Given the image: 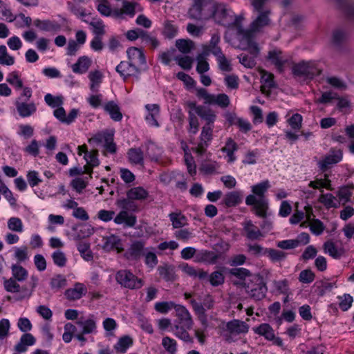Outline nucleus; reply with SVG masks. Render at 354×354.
Returning a JSON list of instances; mask_svg holds the SVG:
<instances>
[{"label":"nucleus","mask_w":354,"mask_h":354,"mask_svg":"<svg viewBox=\"0 0 354 354\" xmlns=\"http://www.w3.org/2000/svg\"><path fill=\"white\" fill-rule=\"evenodd\" d=\"M169 218L175 229L183 228L187 225V217L179 210L171 212Z\"/></svg>","instance_id":"473e14b6"},{"label":"nucleus","mask_w":354,"mask_h":354,"mask_svg":"<svg viewBox=\"0 0 354 354\" xmlns=\"http://www.w3.org/2000/svg\"><path fill=\"white\" fill-rule=\"evenodd\" d=\"M189 108V129L191 133L196 134L198 130V120L196 114L201 118L204 119L208 122H212L214 119V115L209 109L198 106L195 102H189L187 103Z\"/></svg>","instance_id":"20e7f679"},{"label":"nucleus","mask_w":354,"mask_h":354,"mask_svg":"<svg viewBox=\"0 0 354 354\" xmlns=\"http://www.w3.org/2000/svg\"><path fill=\"white\" fill-rule=\"evenodd\" d=\"M116 71L125 80L129 77L136 76L139 73V69L136 64L131 62H121L116 66Z\"/></svg>","instance_id":"f8f14e48"},{"label":"nucleus","mask_w":354,"mask_h":354,"mask_svg":"<svg viewBox=\"0 0 354 354\" xmlns=\"http://www.w3.org/2000/svg\"><path fill=\"white\" fill-rule=\"evenodd\" d=\"M103 248L106 251H116L118 253H120L124 250L121 239L115 235L104 238Z\"/></svg>","instance_id":"aec40b11"},{"label":"nucleus","mask_w":354,"mask_h":354,"mask_svg":"<svg viewBox=\"0 0 354 354\" xmlns=\"http://www.w3.org/2000/svg\"><path fill=\"white\" fill-rule=\"evenodd\" d=\"M44 100L46 103L52 108H57L62 106L64 103L62 96H53L50 93L45 95Z\"/></svg>","instance_id":"338daca9"},{"label":"nucleus","mask_w":354,"mask_h":354,"mask_svg":"<svg viewBox=\"0 0 354 354\" xmlns=\"http://www.w3.org/2000/svg\"><path fill=\"white\" fill-rule=\"evenodd\" d=\"M252 330L255 334L263 336L266 340L274 339V331L268 323L261 324L258 326L252 328Z\"/></svg>","instance_id":"2f4dec72"},{"label":"nucleus","mask_w":354,"mask_h":354,"mask_svg":"<svg viewBox=\"0 0 354 354\" xmlns=\"http://www.w3.org/2000/svg\"><path fill=\"white\" fill-rule=\"evenodd\" d=\"M117 282L129 289H139L144 285L143 281L127 270H121L115 274Z\"/></svg>","instance_id":"0eeeda50"},{"label":"nucleus","mask_w":354,"mask_h":354,"mask_svg":"<svg viewBox=\"0 0 354 354\" xmlns=\"http://www.w3.org/2000/svg\"><path fill=\"white\" fill-rule=\"evenodd\" d=\"M270 187L271 185L268 180L258 183L251 187L252 195L257 196L258 198H266L265 195Z\"/></svg>","instance_id":"72a5a7b5"},{"label":"nucleus","mask_w":354,"mask_h":354,"mask_svg":"<svg viewBox=\"0 0 354 354\" xmlns=\"http://www.w3.org/2000/svg\"><path fill=\"white\" fill-rule=\"evenodd\" d=\"M88 184V178L77 177L71 182L72 187L79 194L86 188Z\"/></svg>","instance_id":"e2e57ef3"},{"label":"nucleus","mask_w":354,"mask_h":354,"mask_svg":"<svg viewBox=\"0 0 354 354\" xmlns=\"http://www.w3.org/2000/svg\"><path fill=\"white\" fill-rule=\"evenodd\" d=\"M53 263L58 267H64L67 262L65 253L61 250H56L52 254Z\"/></svg>","instance_id":"69168bd1"},{"label":"nucleus","mask_w":354,"mask_h":354,"mask_svg":"<svg viewBox=\"0 0 354 354\" xmlns=\"http://www.w3.org/2000/svg\"><path fill=\"white\" fill-rule=\"evenodd\" d=\"M245 288L250 297L256 301L263 299L268 291L263 278L259 274L252 276L250 282L245 286Z\"/></svg>","instance_id":"39448f33"},{"label":"nucleus","mask_w":354,"mask_h":354,"mask_svg":"<svg viewBox=\"0 0 354 354\" xmlns=\"http://www.w3.org/2000/svg\"><path fill=\"white\" fill-rule=\"evenodd\" d=\"M227 272L231 277H234L239 279V281L234 282L236 285L245 286V282L247 277H252V272L248 269L245 268H232L228 269Z\"/></svg>","instance_id":"4be33fe9"},{"label":"nucleus","mask_w":354,"mask_h":354,"mask_svg":"<svg viewBox=\"0 0 354 354\" xmlns=\"http://www.w3.org/2000/svg\"><path fill=\"white\" fill-rule=\"evenodd\" d=\"M292 72L295 76L304 77L309 80H313L321 73V71L316 68L312 62L306 61L295 64L292 66Z\"/></svg>","instance_id":"6e6552de"},{"label":"nucleus","mask_w":354,"mask_h":354,"mask_svg":"<svg viewBox=\"0 0 354 354\" xmlns=\"http://www.w3.org/2000/svg\"><path fill=\"white\" fill-rule=\"evenodd\" d=\"M249 328L248 324L239 319H233L226 324V329L231 334H245L248 332Z\"/></svg>","instance_id":"6ab92c4d"},{"label":"nucleus","mask_w":354,"mask_h":354,"mask_svg":"<svg viewBox=\"0 0 354 354\" xmlns=\"http://www.w3.org/2000/svg\"><path fill=\"white\" fill-rule=\"evenodd\" d=\"M269 15V10L259 12L257 17L250 25L252 30L255 32H259L263 28L268 26L270 22Z\"/></svg>","instance_id":"412c9836"},{"label":"nucleus","mask_w":354,"mask_h":354,"mask_svg":"<svg viewBox=\"0 0 354 354\" xmlns=\"http://www.w3.org/2000/svg\"><path fill=\"white\" fill-rule=\"evenodd\" d=\"M8 228L12 232L21 233L24 231L22 221L18 217H11L8 220Z\"/></svg>","instance_id":"4d7b16f0"},{"label":"nucleus","mask_w":354,"mask_h":354,"mask_svg":"<svg viewBox=\"0 0 354 354\" xmlns=\"http://www.w3.org/2000/svg\"><path fill=\"white\" fill-rule=\"evenodd\" d=\"M19 115L22 118H27L34 114L37 111L36 104L34 102L27 103L22 102L21 97L16 100L15 102Z\"/></svg>","instance_id":"dca6fc26"},{"label":"nucleus","mask_w":354,"mask_h":354,"mask_svg":"<svg viewBox=\"0 0 354 354\" xmlns=\"http://www.w3.org/2000/svg\"><path fill=\"white\" fill-rule=\"evenodd\" d=\"M54 116L62 123L70 124L73 122L78 115V110L73 109L66 114L64 109L60 106L55 109L53 112Z\"/></svg>","instance_id":"ddd939ff"},{"label":"nucleus","mask_w":354,"mask_h":354,"mask_svg":"<svg viewBox=\"0 0 354 354\" xmlns=\"http://www.w3.org/2000/svg\"><path fill=\"white\" fill-rule=\"evenodd\" d=\"M196 95L203 99L205 104L221 105V94L212 95L208 93L206 89L200 88L196 90Z\"/></svg>","instance_id":"c756f323"},{"label":"nucleus","mask_w":354,"mask_h":354,"mask_svg":"<svg viewBox=\"0 0 354 354\" xmlns=\"http://www.w3.org/2000/svg\"><path fill=\"white\" fill-rule=\"evenodd\" d=\"M330 153L318 163L319 169L322 172H326L330 168V165L339 162L343 158V153L341 149L336 150L332 148Z\"/></svg>","instance_id":"9d476101"},{"label":"nucleus","mask_w":354,"mask_h":354,"mask_svg":"<svg viewBox=\"0 0 354 354\" xmlns=\"http://www.w3.org/2000/svg\"><path fill=\"white\" fill-rule=\"evenodd\" d=\"M88 24L93 28V32L96 35H103L105 34V25L102 19L93 18Z\"/></svg>","instance_id":"052dcab7"},{"label":"nucleus","mask_w":354,"mask_h":354,"mask_svg":"<svg viewBox=\"0 0 354 354\" xmlns=\"http://www.w3.org/2000/svg\"><path fill=\"white\" fill-rule=\"evenodd\" d=\"M336 6L349 21H354V1L352 0H333Z\"/></svg>","instance_id":"f3484780"},{"label":"nucleus","mask_w":354,"mask_h":354,"mask_svg":"<svg viewBox=\"0 0 354 354\" xmlns=\"http://www.w3.org/2000/svg\"><path fill=\"white\" fill-rule=\"evenodd\" d=\"M243 17L234 15L233 21L230 24L231 28L236 30V37L239 41L238 47L251 51L254 55L259 54V48L255 41V32L250 27L244 29L242 26Z\"/></svg>","instance_id":"f03ea898"},{"label":"nucleus","mask_w":354,"mask_h":354,"mask_svg":"<svg viewBox=\"0 0 354 354\" xmlns=\"http://www.w3.org/2000/svg\"><path fill=\"white\" fill-rule=\"evenodd\" d=\"M88 142L93 147L103 145L106 152L110 153L116 152V145L113 142V134L107 131L97 133L90 138Z\"/></svg>","instance_id":"423d86ee"},{"label":"nucleus","mask_w":354,"mask_h":354,"mask_svg":"<svg viewBox=\"0 0 354 354\" xmlns=\"http://www.w3.org/2000/svg\"><path fill=\"white\" fill-rule=\"evenodd\" d=\"M0 12L2 15V19L8 22H12L16 19V16L13 14L11 9L3 2L1 1Z\"/></svg>","instance_id":"0e129e2a"},{"label":"nucleus","mask_w":354,"mask_h":354,"mask_svg":"<svg viewBox=\"0 0 354 354\" xmlns=\"http://www.w3.org/2000/svg\"><path fill=\"white\" fill-rule=\"evenodd\" d=\"M242 201V191L236 190L227 193L223 201V204L224 203L228 207H236L241 203Z\"/></svg>","instance_id":"c85d7f7f"},{"label":"nucleus","mask_w":354,"mask_h":354,"mask_svg":"<svg viewBox=\"0 0 354 354\" xmlns=\"http://www.w3.org/2000/svg\"><path fill=\"white\" fill-rule=\"evenodd\" d=\"M145 108L147 111V114L145 116V120L148 124L151 127H158L159 123L158 118L160 115V108L157 104H147Z\"/></svg>","instance_id":"b1692460"},{"label":"nucleus","mask_w":354,"mask_h":354,"mask_svg":"<svg viewBox=\"0 0 354 354\" xmlns=\"http://www.w3.org/2000/svg\"><path fill=\"white\" fill-rule=\"evenodd\" d=\"M335 200V196L330 193L322 194L319 197V202L323 204L326 209L337 207Z\"/></svg>","instance_id":"13d9d810"},{"label":"nucleus","mask_w":354,"mask_h":354,"mask_svg":"<svg viewBox=\"0 0 354 354\" xmlns=\"http://www.w3.org/2000/svg\"><path fill=\"white\" fill-rule=\"evenodd\" d=\"M315 293L317 296L322 297L326 293L330 292L333 288L337 287L335 282H328L322 280L315 283Z\"/></svg>","instance_id":"e433bc0d"},{"label":"nucleus","mask_w":354,"mask_h":354,"mask_svg":"<svg viewBox=\"0 0 354 354\" xmlns=\"http://www.w3.org/2000/svg\"><path fill=\"white\" fill-rule=\"evenodd\" d=\"M174 236L178 240L187 242L194 236L192 231L189 230V229L183 227L174 232Z\"/></svg>","instance_id":"774afa93"},{"label":"nucleus","mask_w":354,"mask_h":354,"mask_svg":"<svg viewBox=\"0 0 354 354\" xmlns=\"http://www.w3.org/2000/svg\"><path fill=\"white\" fill-rule=\"evenodd\" d=\"M180 268L184 273L194 278L198 277L199 279H204L207 276V273L202 269L196 270L187 263L181 264Z\"/></svg>","instance_id":"79ce46f5"},{"label":"nucleus","mask_w":354,"mask_h":354,"mask_svg":"<svg viewBox=\"0 0 354 354\" xmlns=\"http://www.w3.org/2000/svg\"><path fill=\"white\" fill-rule=\"evenodd\" d=\"M250 55L245 53H241L238 57L239 62L245 67L252 68L257 64L256 58L259 54L254 55L251 51H249Z\"/></svg>","instance_id":"603ef678"},{"label":"nucleus","mask_w":354,"mask_h":354,"mask_svg":"<svg viewBox=\"0 0 354 354\" xmlns=\"http://www.w3.org/2000/svg\"><path fill=\"white\" fill-rule=\"evenodd\" d=\"M266 252V257H268L272 263L281 262L287 257L286 252L273 248H268Z\"/></svg>","instance_id":"09e8293b"},{"label":"nucleus","mask_w":354,"mask_h":354,"mask_svg":"<svg viewBox=\"0 0 354 354\" xmlns=\"http://www.w3.org/2000/svg\"><path fill=\"white\" fill-rule=\"evenodd\" d=\"M219 256L212 251L203 250L198 251L195 256L194 262L214 264Z\"/></svg>","instance_id":"a878e982"},{"label":"nucleus","mask_w":354,"mask_h":354,"mask_svg":"<svg viewBox=\"0 0 354 354\" xmlns=\"http://www.w3.org/2000/svg\"><path fill=\"white\" fill-rule=\"evenodd\" d=\"M223 81L227 90L236 91L239 87V78L235 74H227L224 76Z\"/></svg>","instance_id":"864d4df0"},{"label":"nucleus","mask_w":354,"mask_h":354,"mask_svg":"<svg viewBox=\"0 0 354 354\" xmlns=\"http://www.w3.org/2000/svg\"><path fill=\"white\" fill-rule=\"evenodd\" d=\"M209 122L207 126L203 127L202 132L201 133V142L198 147H196L195 151L198 154H203L205 150L207 142L212 138V128L209 126Z\"/></svg>","instance_id":"bb28decb"},{"label":"nucleus","mask_w":354,"mask_h":354,"mask_svg":"<svg viewBox=\"0 0 354 354\" xmlns=\"http://www.w3.org/2000/svg\"><path fill=\"white\" fill-rule=\"evenodd\" d=\"M104 109L109 113L111 118L115 121H120L122 120V115L120 111L118 106L113 101H111L105 104Z\"/></svg>","instance_id":"49530a36"},{"label":"nucleus","mask_w":354,"mask_h":354,"mask_svg":"<svg viewBox=\"0 0 354 354\" xmlns=\"http://www.w3.org/2000/svg\"><path fill=\"white\" fill-rule=\"evenodd\" d=\"M6 82L12 86L16 90L23 88L24 82L21 78L20 73L14 71L9 73L6 77Z\"/></svg>","instance_id":"de8ad7c7"},{"label":"nucleus","mask_w":354,"mask_h":354,"mask_svg":"<svg viewBox=\"0 0 354 354\" xmlns=\"http://www.w3.org/2000/svg\"><path fill=\"white\" fill-rule=\"evenodd\" d=\"M281 54V50L274 49L270 50L267 57V59L276 67L279 73L284 72L285 65L288 63L287 59H282Z\"/></svg>","instance_id":"2eb2a0df"},{"label":"nucleus","mask_w":354,"mask_h":354,"mask_svg":"<svg viewBox=\"0 0 354 354\" xmlns=\"http://www.w3.org/2000/svg\"><path fill=\"white\" fill-rule=\"evenodd\" d=\"M178 26L174 21H165L162 30L163 35L169 39H171L177 35Z\"/></svg>","instance_id":"5fc2aeb1"},{"label":"nucleus","mask_w":354,"mask_h":354,"mask_svg":"<svg viewBox=\"0 0 354 354\" xmlns=\"http://www.w3.org/2000/svg\"><path fill=\"white\" fill-rule=\"evenodd\" d=\"M239 149L238 144L231 138L226 140L225 145L223 147V153H225L224 158L229 164H232L236 160L235 152Z\"/></svg>","instance_id":"4468645a"},{"label":"nucleus","mask_w":354,"mask_h":354,"mask_svg":"<svg viewBox=\"0 0 354 354\" xmlns=\"http://www.w3.org/2000/svg\"><path fill=\"white\" fill-rule=\"evenodd\" d=\"M97 11L104 17H112L115 19H124L127 17H133L137 12L141 11V6L136 1H123L121 8L111 7L108 0H96Z\"/></svg>","instance_id":"f257e3e1"},{"label":"nucleus","mask_w":354,"mask_h":354,"mask_svg":"<svg viewBox=\"0 0 354 354\" xmlns=\"http://www.w3.org/2000/svg\"><path fill=\"white\" fill-rule=\"evenodd\" d=\"M190 328H187L184 325L180 323H176L171 327V330L174 332V335L178 338L187 342H192V338L187 331Z\"/></svg>","instance_id":"37998d69"},{"label":"nucleus","mask_w":354,"mask_h":354,"mask_svg":"<svg viewBox=\"0 0 354 354\" xmlns=\"http://www.w3.org/2000/svg\"><path fill=\"white\" fill-rule=\"evenodd\" d=\"M87 292V288L82 283H75L73 288L67 289L64 295L68 300H77Z\"/></svg>","instance_id":"5701e85b"},{"label":"nucleus","mask_w":354,"mask_h":354,"mask_svg":"<svg viewBox=\"0 0 354 354\" xmlns=\"http://www.w3.org/2000/svg\"><path fill=\"white\" fill-rule=\"evenodd\" d=\"M176 304L173 301H161L157 302L154 305L156 311L162 314H167L171 309H175Z\"/></svg>","instance_id":"bf43d9fd"},{"label":"nucleus","mask_w":354,"mask_h":354,"mask_svg":"<svg viewBox=\"0 0 354 354\" xmlns=\"http://www.w3.org/2000/svg\"><path fill=\"white\" fill-rule=\"evenodd\" d=\"M244 231L246 232V236L250 240H257L262 234L258 227L252 223L251 221H248L244 225Z\"/></svg>","instance_id":"a18cd8bd"},{"label":"nucleus","mask_w":354,"mask_h":354,"mask_svg":"<svg viewBox=\"0 0 354 354\" xmlns=\"http://www.w3.org/2000/svg\"><path fill=\"white\" fill-rule=\"evenodd\" d=\"M77 324L82 328L83 334H91L96 332L97 325L93 315H90L86 318L83 317L79 318Z\"/></svg>","instance_id":"a211bd4d"},{"label":"nucleus","mask_w":354,"mask_h":354,"mask_svg":"<svg viewBox=\"0 0 354 354\" xmlns=\"http://www.w3.org/2000/svg\"><path fill=\"white\" fill-rule=\"evenodd\" d=\"M88 77L90 80V89L93 92H97L100 85L102 82L103 75L98 71H92L88 73Z\"/></svg>","instance_id":"a19ab883"},{"label":"nucleus","mask_w":354,"mask_h":354,"mask_svg":"<svg viewBox=\"0 0 354 354\" xmlns=\"http://www.w3.org/2000/svg\"><path fill=\"white\" fill-rule=\"evenodd\" d=\"M92 64V60L87 56H82L78 58L76 63L72 65L71 68L73 73L84 74L88 71Z\"/></svg>","instance_id":"cd10ccee"},{"label":"nucleus","mask_w":354,"mask_h":354,"mask_svg":"<svg viewBox=\"0 0 354 354\" xmlns=\"http://www.w3.org/2000/svg\"><path fill=\"white\" fill-rule=\"evenodd\" d=\"M148 192L142 187L131 188L127 192V197L130 201H142L148 197Z\"/></svg>","instance_id":"f704fd0d"},{"label":"nucleus","mask_w":354,"mask_h":354,"mask_svg":"<svg viewBox=\"0 0 354 354\" xmlns=\"http://www.w3.org/2000/svg\"><path fill=\"white\" fill-rule=\"evenodd\" d=\"M159 275L167 281H174L176 279L175 269L172 266L164 265L158 268Z\"/></svg>","instance_id":"58836bf2"},{"label":"nucleus","mask_w":354,"mask_h":354,"mask_svg":"<svg viewBox=\"0 0 354 354\" xmlns=\"http://www.w3.org/2000/svg\"><path fill=\"white\" fill-rule=\"evenodd\" d=\"M35 339L30 333L24 334L20 342L15 346V350L19 353H24L26 351L27 346H32L35 344Z\"/></svg>","instance_id":"ea45409f"},{"label":"nucleus","mask_w":354,"mask_h":354,"mask_svg":"<svg viewBox=\"0 0 354 354\" xmlns=\"http://www.w3.org/2000/svg\"><path fill=\"white\" fill-rule=\"evenodd\" d=\"M34 26L41 30L47 32L58 31L60 29L59 24L50 20L35 19Z\"/></svg>","instance_id":"4c0bfd02"},{"label":"nucleus","mask_w":354,"mask_h":354,"mask_svg":"<svg viewBox=\"0 0 354 354\" xmlns=\"http://www.w3.org/2000/svg\"><path fill=\"white\" fill-rule=\"evenodd\" d=\"M145 243L142 241L133 242L124 254L129 260H138L143 254Z\"/></svg>","instance_id":"393cba45"},{"label":"nucleus","mask_w":354,"mask_h":354,"mask_svg":"<svg viewBox=\"0 0 354 354\" xmlns=\"http://www.w3.org/2000/svg\"><path fill=\"white\" fill-rule=\"evenodd\" d=\"M114 222L118 225L124 224L127 227H133L136 223V218L127 210H122L114 218Z\"/></svg>","instance_id":"7c9ffc66"},{"label":"nucleus","mask_w":354,"mask_h":354,"mask_svg":"<svg viewBox=\"0 0 354 354\" xmlns=\"http://www.w3.org/2000/svg\"><path fill=\"white\" fill-rule=\"evenodd\" d=\"M12 274L13 278L19 281L26 280L28 277V271L19 264L12 266Z\"/></svg>","instance_id":"6e6d98bb"},{"label":"nucleus","mask_w":354,"mask_h":354,"mask_svg":"<svg viewBox=\"0 0 354 354\" xmlns=\"http://www.w3.org/2000/svg\"><path fill=\"white\" fill-rule=\"evenodd\" d=\"M129 61L134 64H142L145 63L143 52L141 49L131 47L127 51Z\"/></svg>","instance_id":"c9c22d12"},{"label":"nucleus","mask_w":354,"mask_h":354,"mask_svg":"<svg viewBox=\"0 0 354 354\" xmlns=\"http://www.w3.org/2000/svg\"><path fill=\"white\" fill-rule=\"evenodd\" d=\"M190 303L195 311L196 314L198 315V319L201 320L202 324L205 326L207 324V319L205 316V308L203 304L197 302L194 299H192Z\"/></svg>","instance_id":"3c124183"},{"label":"nucleus","mask_w":354,"mask_h":354,"mask_svg":"<svg viewBox=\"0 0 354 354\" xmlns=\"http://www.w3.org/2000/svg\"><path fill=\"white\" fill-rule=\"evenodd\" d=\"M207 6H208L207 12L205 14L204 18H212L219 24L221 15V6L214 0H194V5L188 12L189 17L193 19H201L203 8Z\"/></svg>","instance_id":"7ed1b4c3"},{"label":"nucleus","mask_w":354,"mask_h":354,"mask_svg":"<svg viewBox=\"0 0 354 354\" xmlns=\"http://www.w3.org/2000/svg\"><path fill=\"white\" fill-rule=\"evenodd\" d=\"M14 257L19 263L24 262L28 259V251L26 246L15 247L14 248Z\"/></svg>","instance_id":"680f3d73"},{"label":"nucleus","mask_w":354,"mask_h":354,"mask_svg":"<svg viewBox=\"0 0 354 354\" xmlns=\"http://www.w3.org/2000/svg\"><path fill=\"white\" fill-rule=\"evenodd\" d=\"M245 204L252 207V211L259 218H266L268 216V201L267 198H257L254 195L245 198Z\"/></svg>","instance_id":"1a4fd4ad"},{"label":"nucleus","mask_w":354,"mask_h":354,"mask_svg":"<svg viewBox=\"0 0 354 354\" xmlns=\"http://www.w3.org/2000/svg\"><path fill=\"white\" fill-rule=\"evenodd\" d=\"M174 310L175 316L178 319L176 323L182 324L187 328H192L194 322L188 310L180 304H177Z\"/></svg>","instance_id":"9b49d317"},{"label":"nucleus","mask_w":354,"mask_h":354,"mask_svg":"<svg viewBox=\"0 0 354 354\" xmlns=\"http://www.w3.org/2000/svg\"><path fill=\"white\" fill-rule=\"evenodd\" d=\"M133 344V339L128 335L120 337L113 348L118 353H124Z\"/></svg>","instance_id":"c03bdc74"},{"label":"nucleus","mask_w":354,"mask_h":354,"mask_svg":"<svg viewBox=\"0 0 354 354\" xmlns=\"http://www.w3.org/2000/svg\"><path fill=\"white\" fill-rule=\"evenodd\" d=\"M127 156L129 162L135 165H142L143 152L139 148H131L128 151Z\"/></svg>","instance_id":"8fccbe9b"}]
</instances>
